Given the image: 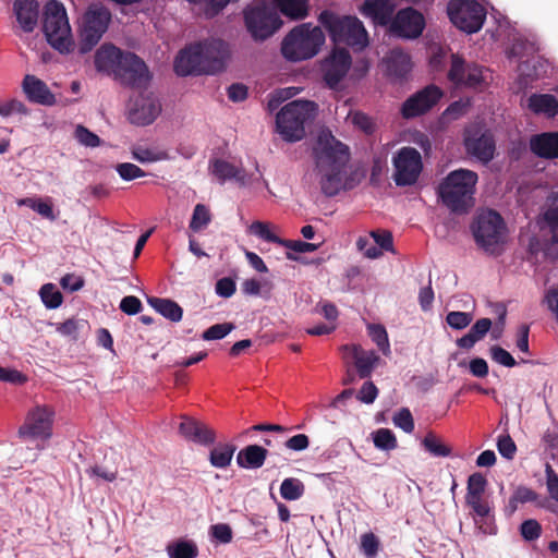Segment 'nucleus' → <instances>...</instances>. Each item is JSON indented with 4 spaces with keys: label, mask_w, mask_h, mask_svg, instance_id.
Segmentation results:
<instances>
[{
    "label": "nucleus",
    "mask_w": 558,
    "mask_h": 558,
    "mask_svg": "<svg viewBox=\"0 0 558 558\" xmlns=\"http://www.w3.org/2000/svg\"><path fill=\"white\" fill-rule=\"evenodd\" d=\"M313 156L320 191L325 196L333 197L341 191L354 189L360 183L355 172H348L349 147L331 132H323L318 136Z\"/></svg>",
    "instance_id": "1"
},
{
    "label": "nucleus",
    "mask_w": 558,
    "mask_h": 558,
    "mask_svg": "<svg viewBox=\"0 0 558 558\" xmlns=\"http://www.w3.org/2000/svg\"><path fill=\"white\" fill-rule=\"evenodd\" d=\"M477 173L468 169L450 171L438 184L437 196L453 214H466L474 205Z\"/></svg>",
    "instance_id": "2"
},
{
    "label": "nucleus",
    "mask_w": 558,
    "mask_h": 558,
    "mask_svg": "<svg viewBox=\"0 0 558 558\" xmlns=\"http://www.w3.org/2000/svg\"><path fill=\"white\" fill-rule=\"evenodd\" d=\"M325 43L320 26L303 23L295 26L282 40L281 53L292 62L315 57Z\"/></svg>",
    "instance_id": "3"
},
{
    "label": "nucleus",
    "mask_w": 558,
    "mask_h": 558,
    "mask_svg": "<svg viewBox=\"0 0 558 558\" xmlns=\"http://www.w3.org/2000/svg\"><path fill=\"white\" fill-rule=\"evenodd\" d=\"M318 22L335 43H343L360 49L368 45L367 31L356 16H339L332 11L324 10L318 16Z\"/></svg>",
    "instance_id": "4"
},
{
    "label": "nucleus",
    "mask_w": 558,
    "mask_h": 558,
    "mask_svg": "<svg viewBox=\"0 0 558 558\" xmlns=\"http://www.w3.org/2000/svg\"><path fill=\"white\" fill-rule=\"evenodd\" d=\"M317 105L310 100H293L283 106L276 117L278 133L287 142H298L305 136V123L313 119Z\"/></svg>",
    "instance_id": "5"
},
{
    "label": "nucleus",
    "mask_w": 558,
    "mask_h": 558,
    "mask_svg": "<svg viewBox=\"0 0 558 558\" xmlns=\"http://www.w3.org/2000/svg\"><path fill=\"white\" fill-rule=\"evenodd\" d=\"M476 245L485 253L496 255L504 243L506 223L501 215L494 209H486L476 215L471 225Z\"/></svg>",
    "instance_id": "6"
},
{
    "label": "nucleus",
    "mask_w": 558,
    "mask_h": 558,
    "mask_svg": "<svg viewBox=\"0 0 558 558\" xmlns=\"http://www.w3.org/2000/svg\"><path fill=\"white\" fill-rule=\"evenodd\" d=\"M43 32L48 44L61 53L72 50L71 28L64 5L58 0H50L45 7Z\"/></svg>",
    "instance_id": "7"
},
{
    "label": "nucleus",
    "mask_w": 558,
    "mask_h": 558,
    "mask_svg": "<svg viewBox=\"0 0 558 558\" xmlns=\"http://www.w3.org/2000/svg\"><path fill=\"white\" fill-rule=\"evenodd\" d=\"M111 12L101 4H90L82 16L77 51L86 54L92 51L107 32Z\"/></svg>",
    "instance_id": "8"
},
{
    "label": "nucleus",
    "mask_w": 558,
    "mask_h": 558,
    "mask_svg": "<svg viewBox=\"0 0 558 558\" xmlns=\"http://www.w3.org/2000/svg\"><path fill=\"white\" fill-rule=\"evenodd\" d=\"M243 20L247 33L255 41L268 39L282 25L277 11L265 2L247 5L243 10Z\"/></svg>",
    "instance_id": "9"
},
{
    "label": "nucleus",
    "mask_w": 558,
    "mask_h": 558,
    "mask_svg": "<svg viewBox=\"0 0 558 558\" xmlns=\"http://www.w3.org/2000/svg\"><path fill=\"white\" fill-rule=\"evenodd\" d=\"M447 14L458 29L475 34L482 29L487 11L476 0H449Z\"/></svg>",
    "instance_id": "10"
},
{
    "label": "nucleus",
    "mask_w": 558,
    "mask_h": 558,
    "mask_svg": "<svg viewBox=\"0 0 558 558\" xmlns=\"http://www.w3.org/2000/svg\"><path fill=\"white\" fill-rule=\"evenodd\" d=\"M538 46L534 40L522 36L515 37L509 49L510 57L518 58L521 61L520 69L531 78H539L547 74L548 62L537 56Z\"/></svg>",
    "instance_id": "11"
},
{
    "label": "nucleus",
    "mask_w": 558,
    "mask_h": 558,
    "mask_svg": "<svg viewBox=\"0 0 558 558\" xmlns=\"http://www.w3.org/2000/svg\"><path fill=\"white\" fill-rule=\"evenodd\" d=\"M463 145L466 154L483 165H487L494 159L496 141L493 133L484 126L470 125L465 128Z\"/></svg>",
    "instance_id": "12"
},
{
    "label": "nucleus",
    "mask_w": 558,
    "mask_h": 558,
    "mask_svg": "<svg viewBox=\"0 0 558 558\" xmlns=\"http://www.w3.org/2000/svg\"><path fill=\"white\" fill-rule=\"evenodd\" d=\"M488 70L475 62H466L461 56L452 54L448 80L458 87L478 88L486 84Z\"/></svg>",
    "instance_id": "13"
},
{
    "label": "nucleus",
    "mask_w": 558,
    "mask_h": 558,
    "mask_svg": "<svg viewBox=\"0 0 558 558\" xmlns=\"http://www.w3.org/2000/svg\"><path fill=\"white\" fill-rule=\"evenodd\" d=\"M395 175L397 186L413 185L423 169L421 154L413 147H402L393 157Z\"/></svg>",
    "instance_id": "14"
},
{
    "label": "nucleus",
    "mask_w": 558,
    "mask_h": 558,
    "mask_svg": "<svg viewBox=\"0 0 558 558\" xmlns=\"http://www.w3.org/2000/svg\"><path fill=\"white\" fill-rule=\"evenodd\" d=\"M54 411L47 405H36L19 428V435L23 438L47 440L52 435Z\"/></svg>",
    "instance_id": "15"
},
{
    "label": "nucleus",
    "mask_w": 558,
    "mask_h": 558,
    "mask_svg": "<svg viewBox=\"0 0 558 558\" xmlns=\"http://www.w3.org/2000/svg\"><path fill=\"white\" fill-rule=\"evenodd\" d=\"M424 28V15L411 7L399 10L388 27L392 36L401 39H416Z\"/></svg>",
    "instance_id": "16"
},
{
    "label": "nucleus",
    "mask_w": 558,
    "mask_h": 558,
    "mask_svg": "<svg viewBox=\"0 0 558 558\" xmlns=\"http://www.w3.org/2000/svg\"><path fill=\"white\" fill-rule=\"evenodd\" d=\"M114 75L129 87L145 86L151 78L143 59L131 51H125Z\"/></svg>",
    "instance_id": "17"
},
{
    "label": "nucleus",
    "mask_w": 558,
    "mask_h": 558,
    "mask_svg": "<svg viewBox=\"0 0 558 558\" xmlns=\"http://www.w3.org/2000/svg\"><path fill=\"white\" fill-rule=\"evenodd\" d=\"M442 95V90L434 84L417 90L402 104L403 118L413 119L426 113L437 105Z\"/></svg>",
    "instance_id": "18"
},
{
    "label": "nucleus",
    "mask_w": 558,
    "mask_h": 558,
    "mask_svg": "<svg viewBox=\"0 0 558 558\" xmlns=\"http://www.w3.org/2000/svg\"><path fill=\"white\" fill-rule=\"evenodd\" d=\"M207 74H217L226 70L231 57L230 45L220 38H208L201 41Z\"/></svg>",
    "instance_id": "19"
},
{
    "label": "nucleus",
    "mask_w": 558,
    "mask_h": 558,
    "mask_svg": "<svg viewBox=\"0 0 558 558\" xmlns=\"http://www.w3.org/2000/svg\"><path fill=\"white\" fill-rule=\"evenodd\" d=\"M173 69L181 77L207 74V65L199 43L182 49L174 59Z\"/></svg>",
    "instance_id": "20"
},
{
    "label": "nucleus",
    "mask_w": 558,
    "mask_h": 558,
    "mask_svg": "<svg viewBox=\"0 0 558 558\" xmlns=\"http://www.w3.org/2000/svg\"><path fill=\"white\" fill-rule=\"evenodd\" d=\"M352 64V58L348 50L336 49L322 63L323 77L327 86L337 88L345 77Z\"/></svg>",
    "instance_id": "21"
},
{
    "label": "nucleus",
    "mask_w": 558,
    "mask_h": 558,
    "mask_svg": "<svg viewBox=\"0 0 558 558\" xmlns=\"http://www.w3.org/2000/svg\"><path fill=\"white\" fill-rule=\"evenodd\" d=\"M160 112L161 105L153 94H141L129 110V120L132 124L146 126L151 124Z\"/></svg>",
    "instance_id": "22"
},
{
    "label": "nucleus",
    "mask_w": 558,
    "mask_h": 558,
    "mask_svg": "<svg viewBox=\"0 0 558 558\" xmlns=\"http://www.w3.org/2000/svg\"><path fill=\"white\" fill-rule=\"evenodd\" d=\"M208 170L220 184L233 180L240 186H247L253 181L252 175L246 173L243 168L220 158L210 159Z\"/></svg>",
    "instance_id": "23"
},
{
    "label": "nucleus",
    "mask_w": 558,
    "mask_h": 558,
    "mask_svg": "<svg viewBox=\"0 0 558 558\" xmlns=\"http://www.w3.org/2000/svg\"><path fill=\"white\" fill-rule=\"evenodd\" d=\"M395 0H364L360 12L375 25L389 27L395 16Z\"/></svg>",
    "instance_id": "24"
},
{
    "label": "nucleus",
    "mask_w": 558,
    "mask_h": 558,
    "mask_svg": "<svg viewBox=\"0 0 558 558\" xmlns=\"http://www.w3.org/2000/svg\"><path fill=\"white\" fill-rule=\"evenodd\" d=\"M384 63L386 75L393 83L405 81L412 70L411 57L401 49H392Z\"/></svg>",
    "instance_id": "25"
},
{
    "label": "nucleus",
    "mask_w": 558,
    "mask_h": 558,
    "mask_svg": "<svg viewBox=\"0 0 558 558\" xmlns=\"http://www.w3.org/2000/svg\"><path fill=\"white\" fill-rule=\"evenodd\" d=\"M23 92L26 98L37 105L51 107L56 105V96L49 89L48 85L35 75L27 74L22 83Z\"/></svg>",
    "instance_id": "26"
},
{
    "label": "nucleus",
    "mask_w": 558,
    "mask_h": 558,
    "mask_svg": "<svg viewBox=\"0 0 558 558\" xmlns=\"http://www.w3.org/2000/svg\"><path fill=\"white\" fill-rule=\"evenodd\" d=\"M529 148L541 159H558V131L534 134L529 140Z\"/></svg>",
    "instance_id": "27"
},
{
    "label": "nucleus",
    "mask_w": 558,
    "mask_h": 558,
    "mask_svg": "<svg viewBox=\"0 0 558 558\" xmlns=\"http://www.w3.org/2000/svg\"><path fill=\"white\" fill-rule=\"evenodd\" d=\"M13 11L21 28L32 33L37 26L39 3L37 0H14Z\"/></svg>",
    "instance_id": "28"
},
{
    "label": "nucleus",
    "mask_w": 558,
    "mask_h": 558,
    "mask_svg": "<svg viewBox=\"0 0 558 558\" xmlns=\"http://www.w3.org/2000/svg\"><path fill=\"white\" fill-rule=\"evenodd\" d=\"M125 51L111 44H104L95 52L94 63L98 72L111 71L116 74Z\"/></svg>",
    "instance_id": "29"
},
{
    "label": "nucleus",
    "mask_w": 558,
    "mask_h": 558,
    "mask_svg": "<svg viewBox=\"0 0 558 558\" xmlns=\"http://www.w3.org/2000/svg\"><path fill=\"white\" fill-rule=\"evenodd\" d=\"M269 451L259 445H248L236 454V464L241 469L256 470L264 465Z\"/></svg>",
    "instance_id": "30"
},
{
    "label": "nucleus",
    "mask_w": 558,
    "mask_h": 558,
    "mask_svg": "<svg viewBox=\"0 0 558 558\" xmlns=\"http://www.w3.org/2000/svg\"><path fill=\"white\" fill-rule=\"evenodd\" d=\"M526 107L537 116H545L546 118L558 116V99L551 94H532L527 98Z\"/></svg>",
    "instance_id": "31"
},
{
    "label": "nucleus",
    "mask_w": 558,
    "mask_h": 558,
    "mask_svg": "<svg viewBox=\"0 0 558 558\" xmlns=\"http://www.w3.org/2000/svg\"><path fill=\"white\" fill-rule=\"evenodd\" d=\"M541 217L543 228L550 234V243L558 244V192H551L547 196V207Z\"/></svg>",
    "instance_id": "32"
},
{
    "label": "nucleus",
    "mask_w": 558,
    "mask_h": 558,
    "mask_svg": "<svg viewBox=\"0 0 558 558\" xmlns=\"http://www.w3.org/2000/svg\"><path fill=\"white\" fill-rule=\"evenodd\" d=\"M147 303L162 317L169 319L172 323H178L182 319L183 310L182 307L171 299L148 296Z\"/></svg>",
    "instance_id": "33"
},
{
    "label": "nucleus",
    "mask_w": 558,
    "mask_h": 558,
    "mask_svg": "<svg viewBox=\"0 0 558 558\" xmlns=\"http://www.w3.org/2000/svg\"><path fill=\"white\" fill-rule=\"evenodd\" d=\"M354 364L357 369V375L360 378L365 379L368 378L379 361V356L375 351H364L359 348H354Z\"/></svg>",
    "instance_id": "34"
},
{
    "label": "nucleus",
    "mask_w": 558,
    "mask_h": 558,
    "mask_svg": "<svg viewBox=\"0 0 558 558\" xmlns=\"http://www.w3.org/2000/svg\"><path fill=\"white\" fill-rule=\"evenodd\" d=\"M236 447L232 444H218L210 451L208 460L216 469H226L231 464Z\"/></svg>",
    "instance_id": "35"
},
{
    "label": "nucleus",
    "mask_w": 558,
    "mask_h": 558,
    "mask_svg": "<svg viewBox=\"0 0 558 558\" xmlns=\"http://www.w3.org/2000/svg\"><path fill=\"white\" fill-rule=\"evenodd\" d=\"M276 8L291 20H302L307 15L306 0H274Z\"/></svg>",
    "instance_id": "36"
},
{
    "label": "nucleus",
    "mask_w": 558,
    "mask_h": 558,
    "mask_svg": "<svg viewBox=\"0 0 558 558\" xmlns=\"http://www.w3.org/2000/svg\"><path fill=\"white\" fill-rule=\"evenodd\" d=\"M132 158L140 163H153L157 161L169 160L170 155L167 150L159 148H149L144 146H134L131 150Z\"/></svg>",
    "instance_id": "37"
},
{
    "label": "nucleus",
    "mask_w": 558,
    "mask_h": 558,
    "mask_svg": "<svg viewBox=\"0 0 558 558\" xmlns=\"http://www.w3.org/2000/svg\"><path fill=\"white\" fill-rule=\"evenodd\" d=\"M169 558H196L197 546L192 541L179 539L167 546Z\"/></svg>",
    "instance_id": "38"
},
{
    "label": "nucleus",
    "mask_w": 558,
    "mask_h": 558,
    "mask_svg": "<svg viewBox=\"0 0 558 558\" xmlns=\"http://www.w3.org/2000/svg\"><path fill=\"white\" fill-rule=\"evenodd\" d=\"M422 446L433 457L447 458L451 456V448L432 432L423 438Z\"/></svg>",
    "instance_id": "39"
},
{
    "label": "nucleus",
    "mask_w": 558,
    "mask_h": 558,
    "mask_svg": "<svg viewBox=\"0 0 558 558\" xmlns=\"http://www.w3.org/2000/svg\"><path fill=\"white\" fill-rule=\"evenodd\" d=\"M304 484L294 477L284 478L280 485V495L283 499L294 501L304 495Z\"/></svg>",
    "instance_id": "40"
},
{
    "label": "nucleus",
    "mask_w": 558,
    "mask_h": 558,
    "mask_svg": "<svg viewBox=\"0 0 558 558\" xmlns=\"http://www.w3.org/2000/svg\"><path fill=\"white\" fill-rule=\"evenodd\" d=\"M374 446L383 451H391L398 447L396 435L391 429L378 428L372 434Z\"/></svg>",
    "instance_id": "41"
},
{
    "label": "nucleus",
    "mask_w": 558,
    "mask_h": 558,
    "mask_svg": "<svg viewBox=\"0 0 558 558\" xmlns=\"http://www.w3.org/2000/svg\"><path fill=\"white\" fill-rule=\"evenodd\" d=\"M368 336L376 343L384 355L390 354V343L386 328L380 324H371L367 326Z\"/></svg>",
    "instance_id": "42"
},
{
    "label": "nucleus",
    "mask_w": 558,
    "mask_h": 558,
    "mask_svg": "<svg viewBox=\"0 0 558 558\" xmlns=\"http://www.w3.org/2000/svg\"><path fill=\"white\" fill-rule=\"evenodd\" d=\"M39 295L44 305L49 310L60 307L63 302L62 293L52 283H45L39 290Z\"/></svg>",
    "instance_id": "43"
},
{
    "label": "nucleus",
    "mask_w": 558,
    "mask_h": 558,
    "mask_svg": "<svg viewBox=\"0 0 558 558\" xmlns=\"http://www.w3.org/2000/svg\"><path fill=\"white\" fill-rule=\"evenodd\" d=\"M281 246H284L292 252L287 253V258L289 260L299 262L300 257L296 256L294 253H312L315 252L318 248L317 244L304 242L301 240H284L282 239Z\"/></svg>",
    "instance_id": "44"
},
{
    "label": "nucleus",
    "mask_w": 558,
    "mask_h": 558,
    "mask_svg": "<svg viewBox=\"0 0 558 558\" xmlns=\"http://www.w3.org/2000/svg\"><path fill=\"white\" fill-rule=\"evenodd\" d=\"M486 486L487 480L482 473L475 472L471 474L468 478L465 500L482 498Z\"/></svg>",
    "instance_id": "45"
},
{
    "label": "nucleus",
    "mask_w": 558,
    "mask_h": 558,
    "mask_svg": "<svg viewBox=\"0 0 558 558\" xmlns=\"http://www.w3.org/2000/svg\"><path fill=\"white\" fill-rule=\"evenodd\" d=\"M379 549L380 541L373 532L361 535L360 551L364 558H376Z\"/></svg>",
    "instance_id": "46"
},
{
    "label": "nucleus",
    "mask_w": 558,
    "mask_h": 558,
    "mask_svg": "<svg viewBox=\"0 0 558 558\" xmlns=\"http://www.w3.org/2000/svg\"><path fill=\"white\" fill-rule=\"evenodd\" d=\"M349 117L352 124L366 135H373L376 131V123L372 117L363 111H351Z\"/></svg>",
    "instance_id": "47"
},
{
    "label": "nucleus",
    "mask_w": 558,
    "mask_h": 558,
    "mask_svg": "<svg viewBox=\"0 0 558 558\" xmlns=\"http://www.w3.org/2000/svg\"><path fill=\"white\" fill-rule=\"evenodd\" d=\"M210 213L204 204H197L194 207L193 215L190 221V229L197 232L205 228L210 222Z\"/></svg>",
    "instance_id": "48"
},
{
    "label": "nucleus",
    "mask_w": 558,
    "mask_h": 558,
    "mask_svg": "<svg viewBox=\"0 0 558 558\" xmlns=\"http://www.w3.org/2000/svg\"><path fill=\"white\" fill-rule=\"evenodd\" d=\"M542 531L541 523L535 519H526L519 526L521 537L529 543L537 541Z\"/></svg>",
    "instance_id": "49"
},
{
    "label": "nucleus",
    "mask_w": 558,
    "mask_h": 558,
    "mask_svg": "<svg viewBox=\"0 0 558 558\" xmlns=\"http://www.w3.org/2000/svg\"><path fill=\"white\" fill-rule=\"evenodd\" d=\"M75 140L85 147L95 148L101 143L100 137L82 124L76 125L74 131Z\"/></svg>",
    "instance_id": "50"
},
{
    "label": "nucleus",
    "mask_w": 558,
    "mask_h": 558,
    "mask_svg": "<svg viewBox=\"0 0 558 558\" xmlns=\"http://www.w3.org/2000/svg\"><path fill=\"white\" fill-rule=\"evenodd\" d=\"M250 232L266 242L281 245L282 239L276 235L274 232H271L268 225L265 222H252V225L250 226Z\"/></svg>",
    "instance_id": "51"
},
{
    "label": "nucleus",
    "mask_w": 558,
    "mask_h": 558,
    "mask_svg": "<svg viewBox=\"0 0 558 558\" xmlns=\"http://www.w3.org/2000/svg\"><path fill=\"white\" fill-rule=\"evenodd\" d=\"M233 329L234 325L232 323L215 324L203 332L202 339L206 341L221 340L227 337Z\"/></svg>",
    "instance_id": "52"
},
{
    "label": "nucleus",
    "mask_w": 558,
    "mask_h": 558,
    "mask_svg": "<svg viewBox=\"0 0 558 558\" xmlns=\"http://www.w3.org/2000/svg\"><path fill=\"white\" fill-rule=\"evenodd\" d=\"M369 235L373 238L376 243V247L380 248V252H391L393 253V236L392 233L388 230L377 229L372 230Z\"/></svg>",
    "instance_id": "53"
},
{
    "label": "nucleus",
    "mask_w": 558,
    "mask_h": 558,
    "mask_svg": "<svg viewBox=\"0 0 558 558\" xmlns=\"http://www.w3.org/2000/svg\"><path fill=\"white\" fill-rule=\"evenodd\" d=\"M119 177L126 182L133 181L146 175V172L132 162H121L116 166Z\"/></svg>",
    "instance_id": "54"
},
{
    "label": "nucleus",
    "mask_w": 558,
    "mask_h": 558,
    "mask_svg": "<svg viewBox=\"0 0 558 558\" xmlns=\"http://www.w3.org/2000/svg\"><path fill=\"white\" fill-rule=\"evenodd\" d=\"M393 424L401 428L404 433H412L414 430V420L411 411L408 408L400 409L392 417Z\"/></svg>",
    "instance_id": "55"
},
{
    "label": "nucleus",
    "mask_w": 558,
    "mask_h": 558,
    "mask_svg": "<svg viewBox=\"0 0 558 558\" xmlns=\"http://www.w3.org/2000/svg\"><path fill=\"white\" fill-rule=\"evenodd\" d=\"M446 322L452 329L462 330L471 324L472 314L459 311L449 312Z\"/></svg>",
    "instance_id": "56"
},
{
    "label": "nucleus",
    "mask_w": 558,
    "mask_h": 558,
    "mask_svg": "<svg viewBox=\"0 0 558 558\" xmlns=\"http://www.w3.org/2000/svg\"><path fill=\"white\" fill-rule=\"evenodd\" d=\"M29 110L21 100L10 99L0 102V116L2 117H10L13 114L27 116Z\"/></svg>",
    "instance_id": "57"
},
{
    "label": "nucleus",
    "mask_w": 558,
    "mask_h": 558,
    "mask_svg": "<svg viewBox=\"0 0 558 558\" xmlns=\"http://www.w3.org/2000/svg\"><path fill=\"white\" fill-rule=\"evenodd\" d=\"M490 357L494 362L505 366V367H514L517 365V361L514 357L500 345H493L489 349Z\"/></svg>",
    "instance_id": "58"
},
{
    "label": "nucleus",
    "mask_w": 558,
    "mask_h": 558,
    "mask_svg": "<svg viewBox=\"0 0 558 558\" xmlns=\"http://www.w3.org/2000/svg\"><path fill=\"white\" fill-rule=\"evenodd\" d=\"M210 535L220 544H229L232 541V529L227 523H217L210 526Z\"/></svg>",
    "instance_id": "59"
},
{
    "label": "nucleus",
    "mask_w": 558,
    "mask_h": 558,
    "mask_svg": "<svg viewBox=\"0 0 558 558\" xmlns=\"http://www.w3.org/2000/svg\"><path fill=\"white\" fill-rule=\"evenodd\" d=\"M497 449L502 458L512 460L517 451V446L513 439L506 434L498 437Z\"/></svg>",
    "instance_id": "60"
},
{
    "label": "nucleus",
    "mask_w": 558,
    "mask_h": 558,
    "mask_svg": "<svg viewBox=\"0 0 558 558\" xmlns=\"http://www.w3.org/2000/svg\"><path fill=\"white\" fill-rule=\"evenodd\" d=\"M546 488L551 499L558 502V474L549 463L545 464Z\"/></svg>",
    "instance_id": "61"
},
{
    "label": "nucleus",
    "mask_w": 558,
    "mask_h": 558,
    "mask_svg": "<svg viewBox=\"0 0 558 558\" xmlns=\"http://www.w3.org/2000/svg\"><path fill=\"white\" fill-rule=\"evenodd\" d=\"M216 441V433L214 429L209 428L207 425L201 423L199 429L195 434L192 442L202 446H211Z\"/></svg>",
    "instance_id": "62"
},
{
    "label": "nucleus",
    "mask_w": 558,
    "mask_h": 558,
    "mask_svg": "<svg viewBox=\"0 0 558 558\" xmlns=\"http://www.w3.org/2000/svg\"><path fill=\"white\" fill-rule=\"evenodd\" d=\"M378 396V389L375 384L371 380L365 381L359 390L356 396L357 400L365 403L372 404Z\"/></svg>",
    "instance_id": "63"
},
{
    "label": "nucleus",
    "mask_w": 558,
    "mask_h": 558,
    "mask_svg": "<svg viewBox=\"0 0 558 558\" xmlns=\"http://www.w3.org/2000/svg\"><path fill=\"white\" fill-rule=\"evenodd\" d=\"M236 290L235 281L230 277H223L216 282L215 291L220 298H231Z\"/></svg>",
    "instance_id": "64"
}]
</instances>
